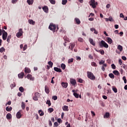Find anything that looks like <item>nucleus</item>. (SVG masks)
<instances>
[{"label":"nucleus","instance_id":"1","mask_svg":"<svg viewBox=\"0 0 127 127\" xmlns=\"http://www.w3.org/2000/svg\"><path fill=\"white\" fill-rule=\"evenodd\" d=\"M87 76L89 79L92 80V81H94L96 79V76L94 75V74L90 71L87 72Z\"/></svg>","mask_w":127,"mask_h":127},{"label":"nucleus","instance_id":"2","mask_svg":"<svg viewBox=\"0 0 127 127\" xmlns=\"http://www.w3.org/2000/svg\"><path fill=\"white\" fill-rule=\"evenodd\" d=\"M89 4L93 7V8H96L97 5H98V2H96L95 0H91L89 2Z\"/></svg>","mask_w":127,"mask_h":127},{"label":"nucleus","instance_id":"3","mask_svg":"<svg viewBox=\"0 0 127 127\" xmlns=\"http://www.w3.org/2000/svg\"><path fill=\"white\" fill-rule=\"evenodd\" d=\"M49 29L52 30L54 33L55 32L56 30V25L52 23H51L49 26Z\"/></svg>","mask_w":127,"mask_h":127},{"label":"nucleus","instance_id":"4","mask_svg":"<svg viewBox=\"0 0 127 127\" xmlns=\"http://www.w3.org/2000/svg\"><path fill=\"white\" fill-rule=\"evenodd\" d=\"M100 47H105V48H109V45L105 42L104 40H102L101 43L99 44Z\"/></svg>","mask_w":127,"mask_h":127},{"label":"nucleus","instance_id":"5","mask_svg":"<svg viewBox=\"0 0 127 127\" xmlns=\"http://www.w3.org/2000/svg\"><path fill=\"white\" fill-rule=\"evenodd\" d=\"M38 98H40V93L36 92L35 93V96L33 97V99L34 101H38Z\"/></svg>","mask_w":127,"mask_h":127},{"label":"nucleus","instance_id":"6","mask_svg":"<svg viewBox=\"0 0 127 127\" xmlns=\"http://www.w3.org/2000/svg\"><path fill=\"white\" fill-rule=\"evenodd\" d=\"M22 34H23V31H22V29H19L18 30V32L16 34V36L19 38L20 36H22Z\"/></svg>","mask_w":127,"mask_h":127},{"label":"nucleus","instance_id":"7","mask_svg":"<svg viewBox=\"0 0 127 127\" xmlns=\"http://www.w3.org/2000/svg\"><path fill=\"white\" fill-rule=\"evenodd\" d=\"M70 82L71 85L73 86H75L77 84V82L76 81V79H70Z\"/></svg>","mask_w":127,"mask_h":127},{"label":"nucleus","instance_id":"8","mask_svg":"<svg viewBox=\"0 0 127 127\" xmlns=\"http://www.w3.org/2000/svg\"><path fill=\"white\" fill-rule=\"evenodd\" d=\"M27 79L28 80H31V81H34V78L32 77V75L30 74H28L27 76Z\"/></svg>","mask_w":127,"mask_h":127},{"label":"nucleus","instance_id":"9","mask_svg":"<svg viewBox=\"0 0 127 127\" xmlns=\"http://www.w3.org/2000/svg\"><path fill=\"white\" fill-rule=\"evenodd\" d=\"M89 41L90 42V44H92L93 46H96V43L94 41L93 39L89 38Z\"/></svg>","mask_w":127,"mask_h":127},{"label":"nucleus","instance_id":"10","mask_svg":"<svg viewBox=\"0 0 127 127\" xmlns=\"http://www.w3.org/2000/svg\"><path fill=\"white\" fill-rule=\"evenodd\" d=\"M18 77L20 79H22V78H23V77H24V72H22L18 74Z\"/></svg>","mask_w":127,"mask_h":127},{"label":"nucleus","instance_id":"11","mask_svg":"<svg viewBox=\"0 0 127 127\" xmlns=\"http://www.w3.org/2000/svg\"><path fill=\"white\" fill-rule=\"evenodd\" d=\"M74 21L76 24H80L81 23V21H80V19L78 18H75Z\"/></svg>","mask_w":127,"mask_h":127},{"label":"nucleus","instance_id":"12","mask_svg":"<svg viewBox=\"0 0 127 127\" xmlns=\"http://www.w3.org/2000/svg\"><path fill=\"white\" fill-rule=\"evenodd\" d=\"M63 110L64 112H68L69 111V108L67 106L64 105V107H63Z\"/></svg>","mask_w":127,"mask_h":127},{"label":"nucleus","instance_id":"13","mask_svg":"<svg viewBox=\"0 0 127 127\" xmlns=\"http://www.w3.org/2000/svg\"><path fill=\"white\" fill-rule=\"evenodd\" d=\"M54 69L55 70V71H56V72H59L60 73H61V72H62V70H61V68H59L57 67H55L54 68Z\"/></svg>","mask_w":127,"mask_h":127},{"label":"nucleus","instance_id":"14","mask_svg":"<svg viewBox=\"0 0 127 127\" xmlns=\"http://www.w3.org/2000/svg\"><path fill=\"white\" fill-rule=\"evenodd\" d=\"M16 117L17 119H20V118H21V113H20V111H19L17 113Z\"/></svg>","mask_w":127,"mask_h":127},{"label":"nucleus","instance_id":"15","mask_svg":"<svg viewBox=\"0 0 127 127\" xmlns=\"http://www.w3.org/2000/svg\"><path fill=\"white\" fill-rule=\"evenodd\" d=\"M45 91L47 94H49L50 92L49 90V88L48 87L47 85L45 86Z\"/></svg>","mask_w":127,"mask_h":127},{"label":"nucleus","instance_id":"16","mask_svg":"<svg viewBox=\"0 0 127 127\" xmlns=\"http://www.w3.org/2000/svg\"><path fill=\"white\" fill-rule=\"evenodd\" d=\"M38 114L40 115V117L44 116V112L42 111V110H39Z\"/></svg>","mask_w":127,"mask_h":127},{"label":"nucleus","instance_id":"17","mask_svg":"<svg viewBox=\"0 0 127 127\" xmlns=\"http://www.w3.org/2000/svg\"><path fill=\"white\" fill-rule=\"evenodd\" d=\"M2 39L3 40H6V38H7V34H2Z\"/></svg>","mask_w":127,"mask_h":127},{"label":"nucleus","instance_id":"18","mask_svg":"<svg viewBox=\"0 0 127 127\" xmlns=\"http://www.w3.org/2000/svg\"><path fill=\"white\" fill-rule=\"evenodd\" d=\"M107 42H108L109 44H112L113 43V40L111 38L108 37Z\"/></svg>","mask_w":127,"mask_h":127},{"label":"nucleus","instance_id":"19","mask_svg":"<svg viewBox=\"0 0 127 127\" xmlns=\"http://www.w3.org/2000/svg\"><path fill=\"white\" fill-rule=\"evenodd\" d=\"M43 10L45 12H48V7L47 6H45L43 7Z\"/></svg>","mask_w":127,"mask_h":127},{"label":"nucleus","instance_id":"20","mask_svg":"<svg viewBox=\"0 0 127 127\" xmlns=\"http://www.w3.org/2000/svg\"><path fill=\"white\" fill-rule=\"evenodd\" d=\"M62 86H63L64 88H66L68 87V83L66 82H62Z\"/></svg>","mask_w":127,"mask_h":127},{"label":"nucleus","instance_id":"21","mask_svg":"<svg viewBox=\"0 0 127 127\" xmlns=\"http://www.w3.org/2000/svg\"><path fill=\"white\" fill-rule=\"evenodd\" d=\"M28 22L30 24H32V25H34V24H35V21H34L32 19L29 20Z\"/></svg>","mask_w":127,"mask_h":127},{"label":"nucleus","instance_id":"22","mask_svg":"<svg viewBox=\"0 0 127 127\" xmlns=\"http://www.w3.org/2000/svg\"><path fill=\"white\" fill-rule=\"evenodd\" d=\"M97 52H100L101 55H104L105 54V51L104 50H100L99 51H98L97 50H95Z\"/></svg>","mask_w":127,"mask_h":127},{"label":"nucleus","instance_id":"23","mask_svg":"<svg viewBox=\"0 0 127 127\" xmlns=\"http://www.w3.org/2000/svg\"><path fill=\"white\" fill-rule=\"evenodd\" d=\"M110 117V113L107 112L105 115H104V119H108V118Z\"/></svg>","mask_w":127,"mask_h":127},{"label":"nucleus","instance_id":"24","mask_svg":"<svg viewBox=\"0 0 127 127\" xmlns=\"http://www.w3.org/2000/svg\"><path fill=\"white\" fill-rule=\"evenodd\" d=\"M10 39H11V35H9L7 37V40L6 41L8 42V43H9L10 41Z\"/></svg>","mask_w":127,"mask_h":127},{"label":"nucleus","instance_id":"25","mask_svg":"<svg viewBox=\"0 0 127 127\" xmlns=\"http://www.w3.org/2000/svg\"><path fill=\"white\" fill-rule=\"evenodd\" d=\"M25 73H30L31 72V70H30V69L25 67L24 70Z\"/></svg>","mask_w":127,"mask_h":127},{"label":"nucleus","instance_id":"26","mask_svg":"<svg viewBox=\"0 0 127 127\" xmlns=\"http://www.w3.org/2000/svg\"><path fill=\"white\" fill-rule=\"evenodd\" d=\"M11 118H12V116H11V114H10V113H8L6 115L7 120H10V119H11Z\"/></svg>","mask_w":127,"mask_h":127},{"label":"nucleus","instance_id":"27","mask_svg":"<svg viewBox=\"0 0 127 127\" xmlns=\"http://www.w3.org/2000/svg\"><path fill=\"white\" fill-rule=\"evenodd\" d=\"M74 47H75V44H71L69 46V49H71V50H73L74 49Z\"/></svg>","mask_w":127,"mask_h":127},{"label":"nucleus","instance_id":"28","mask_svg":"<svg viewBox=\"0 0 127 127\" xmlns=\"http://www.w3.org/2000/svg\"><path fill=\"white\" fill-rule=\"evenodd\" d=\"M107 66H108L107 64H103L101 68L102 71H105V70H106V68H105V67H107Z\"/></svg>","mask_w":127,"mask_h":127},{"label":"nucleus","instance_id":"29","mask_svg":"<svg viewBox=\"0 0 127 127\" xmlns=\"http://www.w3.org/2000/svg\"><path fill=\"white\" fill-rule=\"evenodd\" d=\"M113 74H115L116 75V76H119L120 75V72L118 70H114L113 72Z\"/></svg>","mask_w":127,"mask_h":127},{"label":"nucleus","instance_id":"30","mask_svg":"<svg viewBox=\"0 0 127 127\" xmlns=\"http://www.w3.org/2000/svg\"><path fill=\"white\" fill-rule=\"evenodd\" d=\"M112 90L114 92V93H118V89L116 88V86H113L112 87Z\"/></svg>","mask_w":127,"mask_h":127},{"label":"nucleus","instance_id":"31","mask_svg":"<svg viewBox=\"0 0 127 127\" xmlns=\"http://www.w3.org/2000/svg\"><path fill=\"white\" fill-rule=\"evenodd\" d=\"M61 67L63 70H65V69L66 68V65H65V64H62L61 65Z\"/></svg>","mask_w":127,"mask_h":127},{"label":"nucleus","instance_id":"32","mask_svg":"<svg viewBox=\"0 0 127 127\" xmlns=\"http://www.w3.org/2000/svg\"><path fill=\"white\" fill-rule=\"evenodd\" d=\"M27 2L29 5H30L33 3V0H27Z\"/></svg>","mask_w":127,"mask_h":127},{"label":"nucleus","instance_id":"33","mask_svg":"<svg viewBox=\"0 0 127 127\" xmlns=\"http://www.w3.org/2000/svg\"><path fill=\"white\" fill-rule=\"evenodd\" d=\"M48 65H49V66L50 68H52L53 67V63L51 61L48 62Z\"/></svg>","mask_w":127,"mask_h":127},{"label":"nucleus","instance_id":"34","mask_svg":"<svg viewBox=\"0 0 127 127\" xmlns=\"http://www.w3.org/2000/svg\"><path fill=\"white\" fill-rule=\"evenodd\" d=\"M118 49L120 50V52H122V51H123V46H122L120 45H119L118 46Z\"/></svg>","mask_w":127,"mask_h":127},{"label":"nucleus","instance_id":"35","mask_svg":"<svg viewBox=\"0 0 127 127\" xmlns=\"http://www.w3.org/2000/svg\"><path fill=\"white\" fill-rule=\"evenodd\" d=\"M12 110V107H10V108H9L8 107H6V111H7V112H10V111H11Z\"/></svg>","mask_w":127,"mask_h":127},{"label":"nucleus","instance_id":"36","mask_svg":"<svg viewBox=\"0 0 127 127\" xmlns=\"http://www.w3.org/2000/svg\"><path fill=\"white\" fill-rule=\"evenodd\" d=\"M19 90L20 91V92H21V93H23V92H24V88H23V87L22 86H21L19 88Z\"/></svg>","mask_w":127,"mask_h":127},{"label":"nucleus","instance_id":"37","mask_svg":"<svg viewBox=\"0 0 127 127\" xmlns=\"http://www.w3.org/2000/svg\"><path fill=\"white\" fill-rule=\"evenodd\" d=\"M21 108L22 110H24V109H25V104H24V102H23L21 103Z\"/></svg>","mask_w":127,"mask_h":127},{"label":"nucleus","instance_id":"38","mask_svg":"<svg viewBox=\"0 0 127 127\" xmlns=\"http://www.w3.org/2000/svg\"><path fill=\"white\" fill-rule=\"evenodd\" d=\"M0 53H2V52H5V49L3 47H1L0 48Z\"/></svg>","mask_w":127,"mask_h":127},{"label":"nucleus","instance_id":"39","mask_svg":"<svg viewBox=\"0 0 127 127\" xmlns=\"http://www.w3.org/2000/svg\"><path fill=\"white\" fill-rule=\"evenodd\" d=\"M67 2H68V0H63L62 2V3L64 5H65V4H66L67 3Z\"/></svg>","mask_w":127,"mask_h":127},{"label":"nucleus","instance_id":"40","mask_svg":"<svg viewBox=\"0 0 127 127\" xmlns=\"http://www.w3.org/2000/svg\"><path fill=\"white\" fill-rule=\"evenodd\" d=\"M53 111H54V109L52 108H50L48 109V112L50 113H53Z\"/></svg>","mask_w":127,"mask_h":127},{"label":"nucleus","instance_id":"41","mask_svg":"<svg viewBox=\"0 0 127 127\" xmlns=\"http://www.w3.org/2000/svg\"><path fill=\"white\" fill-rule=\"evenodd\" d=\"M109 76L111 79H115V75L113 73H110Z\"/></svg>","mask_w":127,"mask_h":127},{"label":"nucleus","instance_id":"42","mask_svg":"<svg viewBox=\"0 0 127 127\" xmlns=\"http://www.w3.org/2000/svg\"><path fill=\"white\" fill-rule=\"evenodd\" d=\"M106 21H112L113 20V18L112 17H110L109 18H105Z\"/></svg>","mask_w":127,"mask_h":127},{"label":"nucleus","instance_id":"43","mask_svg":"<svg viewBox=\"0 0 127 127\" xmlns=\"http://www.w3.org/2000/svg\"><path fill=\"white\" fill-rule=\"evenodd\" d=\"M73 61H74V59L73 58L70 59L68 60V64L73 63Z\"/></svg>","mask_w":127,"mask_h":127},{"label":"nucleus","instance_id":"44","mask_svg":"<svg viewBox=\"0 0 127 127\" xmlns=\"http://www.w3.org/2000/svg\"><path fill=\"white\" fill-rule=\"evenodd\" d=\"M46 104L48 105L49 107H50L51 106V101L50 100H47Z\"/></svg>","mask_w":127,"mask_h":127},{"label":"nucleus","instance_id":"45","mask_svg":"<svg viewBox=\"0 0 127 127\" xmlns=\"http://www.w3.org/2000/svg\"><path fill=\"white\" fill-rule=\"evenodd\" d=\"M49 1L52 3V4H55L56 3V1L55 0H49Z\"/></svg>","mask_w":127,"mask_h":127},{"label":"nucleus","instance_id":"46","mask_svg":"<svg viewBox=\"0 0 127 127\" xmlns=\"http://www.w3.org/2000/svg\"><path fill=\"white\" fill-rule=\"evenodd\" d=\"M73 96H74L76 98V99H78L79 98V94L77 93H74Z\"/></svg>","mask_w":127,"mask_h":127},{"label":"nucleus","instance_id":"47","mask_svg":"<svg viewBox=\"0 0 127 127\" xmlns=\"http://www.w3.org/2000/svg\"><path fill=\"white\" fill-rule=\"evenodd\" d=\"M105 61L104 60H101L100 62H99V65H103L105 64Z\"/></svg>","mask_w":127,"mask_h":127},{"label":"nucleus","instance_id":"48","mask_svg":"<svg viewBox=\"0 0 127 127\" xmlns=\"http://www.w3.org/2000/svg\"><path fill=\"white\" fill-rule=\"evenodd\" d=\"M91 65H92L94 67H97V66H98V65H97V64H96V63L95 62L91 63Z\"/></svg>","mask_w":127,"mask_h":127},{"label":"nucleus","instance_id":"49","mask_svg":"<svg viewBox=\"0 0 127 127\" xmlns=\"http://www.w3.org/2000/svg\"><path fill=\"white\" fill-rule=\"evenodd\" d=\"M78 41L79 42H83L84 39H83V38H79L78 39Z\"/></svg>","mask_w":127,"mask_h":127},{"label":"nucleus","instance_id":"50","mask_svg":"<svg viewBox=\"0 0 127 127\" xmlns=\"http://www.w3.org/2000/svg\"><path fill=\"white\" fill-rule=\"evenodd\" d=\"M52 99L54 101H56V100H57V99H58V97H57V96H53Z\"/></svg>","mask_w":127,"mask_h":127},{"label":"nucleus","instance_id":"51","mask_svg":"<svg viewBox=\"0 0 127 127\" xmlns=\"http://www.w3.org/2000/svg\"><path fill=\"white\" fill-rule=\"evenodd\" d=\"M123 80L124 81L125 84H127V78H126V76H123Z\"/></svg>","mask_w":127,"mask_h":127},{"label":"nucleus","instance_id":"52","mask_svg":"<svg viewBox=\"0 0 127 127\" xmlns=\"http://www.w3.org/2000/svg\"><path fill=\"white\" fill-rule=\"evenodd\" d=\"M57 122L58 123H59V124H61V123H62V120H61V119L59 118L57 120Z\"/></svg>","mask_w":127,"mask_h":127},{"label":"nucleus","instance_id":"53","mask_svg":"<svg viewBox=\"0 0 127 127\" xmlns=\"http://www.w3.org/2000/svg\"><path fill=\"white\" fill-rule=\"evenodd\" d=\"M16 86V84H15V82H13L12 84H11L10 86L12 87V88H14V87H15Z\"/></svg>","mask_w":127,"mask_h":127},{"label":"nucleus","instance_id":"54","mask_svg":"<svg viewBox=\"0 0 127 127\" xmlns=\"http://www.w3.org/2000/svg\"><path fill=\"white\" fill-rule=\"evenodd\" d=\"M27 49V45H25L23 47V51H25Z\"/></svg>","mask_w":127,"mask_h":127},{"label":"nucleus","instance_id":"55","mask_svg":"<svg viewBox=\"0 0 127 127\" xmlns=\"http://www.w3.org/2000/svg\"><path fill=\"white\" fill-rule=\"evenodd\" d=\"M111 67H112V69H116V65L114 64H113L111 65Z\"/></svg>","mask_w":127,"mask_h":127},{"label":"nucleus","instance_id":"56","mask_svg":"<svg viewBox=\"0 0 127 127\" xmlns=\"http://www.w3.org/2000/svg\"><path fill=\"white\" fill-rule=\"evenodd\" d=\"M119 63L120 65H122L123 64V61H122V59L119 60Z\"/></svg>","mask_w":127,"mask_h":127},{"label":"nucleus","instance_id":"57","mask_svg":"<svg viewBox=\"0 0 127 127\" xmlns=\"http://www.w3.org/2000/svg\"><path fill=\"white\" fill-rule=\"evenodd\" d=\"M120 17H122V18H125V15H124V14L121 13L120 15Z\"/></svg>","mask_w":127,"mask_h":127},{"label":"nucleus","instance_id":"58","mask_svg":"<svg viewBox=\"0 0 127 127\" xmlns=\"http://www.w3.org/2000/svg\"><path fill=\"white\" fill-rule=\"evenodd\" d=\"M78 82L79 83H83V79L79 78V79H78Z\"/></svg>","mask_w":127,"mask_h":127},{"label":"nucleus","instance_id":"59","mask_svg":"<svg viewBox=\"0 0 127 127\" xmlns=\"http://www.w3.org/2000/svg\"><path fill=\"white\" fill-rule=\"evenodd\" d=\"M122 58L124 61H126V60H127V57H126L125 56H122Z\"/></svg>","mask_w":127,"mask_h":127},{"label":"nucleus","instance_id":"60","mask_svg":"<svg viewBox=\"0 0 127 127\" xmlns=\"http://www.w3.org/2000/svg\"><path fill=\"white\" fill-rule=\"evenodd\" d=\"M54 126L55 127H58V126H59V124H58V123H57V122H55L54 123Z\"/></svg>","mask_w":127,"mask_h":127},{"label":"nucleus","instance_id":"61","mask_svg":"<svg viewBox=\"0 0 127 127\" xmlns=\"http://www.w3.org/2000/svg\"><path fill=\"white\" fill-rule=\"evenodd\" d=\"M49 125L50 127L52 126V122H51V121H49Z\"/></svg>","mask_w":127,"mask_h":127},{"label":"nucleus","instance_id":"62","mask_svg":"<svg viewBox=\"0 0 127 127\" xmlns=\"http://www.w3.org/2000/svg\"><path fill=\"white\" fill-rule=\"evenodd\" d=\"M114 27L116 29H118V28H119V25L116 24L115 25Z\"/></svg>","mask_w":127,"mask_h":127},{"label":"nucleus","instance_id":"63","mask_svg":"<svg viewBox=\"0 0 127 127\" xmlns=\"http://www.w3.org/2000/svg\"><path fill=\"white\" fill-rule=\"evenodd\" d=\"M35 117L36 120H38L39 119V117L38 114L35 115Z\"/></svg>","mask_w":127,"mask_h":127},{"label":"nucleus","instance_id":"64","mask_svg":"<svg viewBox=\"0 0 127 127\" xmlns=\"http://www.w3.org/2000/svg\"><path fill=\"white\" fill-rule=\"evenodd\" d=\"M106 7H107V8H110V7H111V4H108L106 5Z\"/></svg>","mask_w":127,"mask_h":127}]
</instances>
